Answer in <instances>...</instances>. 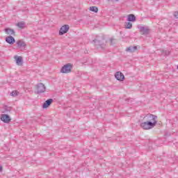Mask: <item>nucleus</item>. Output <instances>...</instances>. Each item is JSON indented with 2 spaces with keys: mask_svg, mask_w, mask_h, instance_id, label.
Segmentation results:
<instances>
[{
  "mask_svg": "<svg viewBox=\"0 0 178 178\" xmlns=\"http://www.w3.org/2000/svg\"><path fill=\"white\" fill-rule=\"evenodd\" d=\"M17 26L19 29H24V22H18Z\"/></svg>",
  "mask_w": 178,
  "mask_h": 178,
  "instance_id": "22",
  "label": "nucleus"
},
{
  "mask_svg": "<svg viewBox=\"0 0 178 178\" xmlns=\"http://www.w3.org/2000/svg\"><path fill=\"white\" fill-rule=\"evenodd\" d=\"M140 126L144 130H149L151 129H153V127H155L156 124L152 122L143 121L140 123Z\"/></svg>",
  "mask_w": 178,
  "mask_h": 178,
  "instance_id": "1",
  "label": "nucleus"
},
{
  "mask_svg": "<svg viewBox=\"0 0 178 178\" xmlns=\"http://www.w3.org/2000/svg\"><path fill=\"white\" fill-rule=\"evenodd\" d=\"M161 54L163 55L164 56H168L170 55V51L169 50H162L161 51Z\"/></svg>",
  "mask_w": 178,
  "mask_h": 178,
  "instance_id": "18",
  "label": "nucleus"
},
{
  "mask_svg": "<svg viewBox=\"0 0 178 178\" xmlns=\"http://www.w3.org/2000/svg\"><path fill=\"white\" fill-rule=\"evenodd\" d=\"M10 95L12 97H17V95H19V92H17V90H13L11 93Z\"/></svg>",
  "mask_w": 178,
  "mask_h": 178,
  "instance_id": "23",
  "label": "nucleus"
},
{
  "mask_svg": "<svg viewBox=\"0 0 178 178\" xmlns=\"http://www.w3.org/2000/svg\"><path fill=\"white\" fill-rule=\"evenodd\" d=\"M136 51H137V46H129L126 49L127 52L133 53V52H136Z\"/></svg>",
  "mask_w": 178,
  "mask_h": 178,
  "instance_id": "13",
  "label": "nucleus"
},
{
  "mask_svg": "<svg viewBox=\"0 0 178 178\" xmlns=\"http://www.w3.org/2000/svg\"><path fill=\"white\" fill-rule=\"evenodd\" d=\"M26 45H17L16 49L19 51H26Z\"/></svg>",
  "mask_w": 178,
  "mask_h": 178,
  "instance_id": "16",
  "label": "nucleus"
},
{
  "mask_svg": "<svg viewBox=\"0 0 178 178\" xmlns=\"http://www.w3.org/2000/svg\"><path fill=\"white\" fill-rule=\"evenodd\" d=\"M0 172H2V166L0 165Z\"/></svg>",
  "mask_w": 178,
  "mask_h": 178,
  "instance_id": "27",
  "label": "nucleus"
},
{
  "mask_svg": "<svg viewBox=\"0 0 178 178\" xmlns=\"http://www.w3.org/2000/svg\"><path fill=\"white\" fill-rule=\"evenodd\" d=\"M157 119L158 116L149 113L143 118V121L152 122V123H154V124H156V123H158Z\"/></svg>",
  "mask_w": 178,
  "mask_h": 178,
  "instance_id": "2",
  "label": "nucleus"
},
{
  "mask_svg": "<svg viewBox=\"0 0 178 178\" xmlns=\"http://www.w3.org/2000/svg\"><path fill=\"white\" fill-rule=\"evenodd\" d=\"M1 120L4 123H9L10 122V117L7 114H2L1 116Z\"/></svg>",
  "mask_w": 178,
  "mask_h": 178,
  "instance_id": "8",
  "label": "nucleus"
},
{
  "mask_svg": "<svg viewBox=\"0 0 178 178\" xmlns=\"http://www.w3.org/2000/svg\"><path fill=\"white\" fill-rule=\"evenodd\" d=\"M173 16L175 19H178V11L174 12Z\"/></svg>",
  "mask_w": 178,
  "mask_h": 178,
  "instance_id": "24",
  "label": "nucleus"
},
{
  "mask_svg": "<svg viewBox=\"0 0 178 178\" xmlns=\"http://www.w3.org/2000/svg\"><path fill=\"white\" fill-rule=\"evenodd\" d=\"M85 54H88V51H85Z\"/></svg>",
  "mask_w": 178,
  "mask_h": 178,
  "instance_id": "28",
  "label": "nucleus"
},
{
  "mask_svg": "<svg viewBox=\"0 0 178 178\" xmlns=\"http://www.w3.org/2000/svg\"><path fill=\"white\" fill-rule=\"evenodd\" d=\"M17 45H26V44L23 40H19L17 41Z\"/></svg>",
  "mask_w": 178,
  "mask_h": 178,
  "instance_id": "21",
  "label": "nucleus"
},
{
  "mask_svg": "<svg viewBox=\"0 0 178 178\" xmlns=\"http://www.w3.org/2000/svg\"><path fill=\"white\" fill-rule=\"evenodd\" d=\"M127 22H136V15L131 14L128 15Z\"/></svg>",
  "mask_w": 178,
  "mask_h": 178,
  "instance_id": "14",
  "label": "nucleus"
},
{
  "mask_svg": "<svg viewBox=\"0 0 178 178\" xmlns=\"http://www.w3.org/2000/svg\"><path fill=\"white\" fill-rule=\"evenodd\" d=\"M70 26L69 25H63L59 31L60 35H63V34H66L69 31Z\"/></svg>",
  "mask_w": 178,
  "mask_h": 178,
  "instance_id": "6",
  "label": "nucleus"
},
{
  "mask_svg": "<svg viewBox=\"0 0 178 178\" xmlns=\"http://www.w3.org/2000/svg\"><path fill=\"white\" fill-rule=\"evenodd\" d=\"M4 31L8 35H15V30L10 28H6L4 29Z\"/></svg>",
  "mask_w": 178,
  "mask_h": 178,
  "instance_id": "12",
  "label": "nucleus"
},
{
  "mask_svg": "<svg viewBox=\"0 0 178 178\" xmlns=\"http://www.w3.org/2000/svg\"><path fill=\"white\" fill-rule=\"evenodd\" d=\"M37 94H42V92H45V85L42 83H40L36 86Z\"/></svg>",
  "mask_w": 178,
  "mask_h": 178,
  "instance_id": "4",
  "label": "nucleus"
},
{
  "mask_svg": "<svg viewBox=\"0 0 178 178\" xmlns=\"http://www.w3.org/2000/svg\"><path fill=\"white\" fill-rule=\"evenodd\" d=\"M72 69H73V65L70 63H67L62 67L60 72L61 73H70L72 72Z\"/></svg>",
  "mask_w": 178,
  "mask_h": 178,
  "instance_id": "3",
  "label": "nucleus"
},
{
  "mask_svg": "<svg viewBox=\"0 0 178 178\" xmlns=\"http://www.w3.org/2000/svg\"><path fill=\"white\" fill-rule=\"evenodd\" d=\"M138 29L143 35H147V34L149 33V29L148 26H138Z\"/></svg>",
  "mask_w": 178,
  "mask_h": 178,
  "instance_id": "5",
  "label": "nucleus"
},
{
  "mask_svg": "<svg viewBox=\"0 0 178 178\" xmlns=\"http://www.w3.org/2000/svg\"><path fill=\"white\" fill-rule=\"evenodd\" d=\"M115 79H117L119 81H123L124 80V75L123 73L120 72H118L115 74Z\"/></svg>",
  "mask_w": 178,
  "mask_h": 178,
  "instance_id": "7",
  "label": "nucleus"
},
{
  "mask_svg": "<svg viewBox=\"0 0 178 178\" xmlns=\"http://www.w3.org/2000/svg\"><path fill=\"white\" fill-rule=\"evenodd\" d=\"M91 44H95L96 45H102L101 42L98 39H95L91 42Z\"/></svg>",
  "mask_w": 178,
  "mask_h": 178,
  "instance_id": "19",
  "label": "nucleus"
},
{
  "mask_svg": "<svg viewBox=\"0 0 178 178\" xmlns=\"http://www.w3.org/2000/svg\"><path fill=\"white\" fill-rule=\"evenodd\" d=\"M89 10H90L91 12H94L95 13H98V7L91 6L90 7Z\"/></svg>",
  "mask_w": 178,
  "mask_h": 178,
  "instance_id": "17",
  "label": "nucleus"
},
{
  "mask_svg": "<svg viewBox=\"0 0 178 178\" xmlns=\"http://www.w3.org/2000/svg\"><path fill=\"white\" fill-rule=\"evenodd\" d=\"M108 2H113V0H107Z\"/></svg>",
  "mask_w": 178,
  "mask_h": 178,
  "instance_id": "26",
  "label": "nucleus"
},
{
  "mask_svg": "<svg viewBox=\"0 0 178 178\" xmlns=\"http://www.w3.org/2000/svg\"><path fill=\"white\" fill-rule=\"evenodd\" d=\"M14 58L18 66H22V65H23V58H22V56H15Z\"/></svg>",
  "mask_w": 178,
  "mask_h": 178,
  "instance_id": "11",
  "label": "nucleus"
},
{
  "mask_svg": "<svg viewBox=\"0 0 178 178\" xmlns=\"http://www.w3.org/2000/svg\"><path fill=\"white\" fill-rule=\"evenodd\" d=\"M6 112L10 111V108H7L6 109Z\"/></svg>",
  "mask_w": 178,
  "mask_h": 178,
  "instance_id": "25",
  "label": "nucleus"
},
{
  "mask_svg": "<svg viewBox=\"0 0 178 178\" xmlns=\"http://www.w3.org/2000/svg\"><path fill=\"white\" fill-rule=\"evenodd\" d=\"M133 27V24H131V22H126L125 23V29H132Z\"/></svg>",
  "mask_w": 178,
  "mask_h": 178,
  "instance_id": "20",
  "label": "nucleus"
},
{
  "mask_svg": "<svg viewBox=\"0 0 178 178\" xmlns=\"http://www.w3.org/2000/svg\"><path fill=\"white\" fill-rule=\"evenodd\" d=\"M52 102H54V99H49L46 100L45 102L42 104L43 109H47V108L51 106Z\"/></svg>",
  "mask_w": 178,
  "mask_h": 178,
  "instance_id": "9",
  "label": "nucleus"
},
{
  "mask_svg": "<svg viewBox=\"0 0 178 178\" xmlns=\"http://www.w3.org/2000/svg\"><path fill=\"white\" fill-rule=\"evenodd\" d=\"M108 44H110L111 45H113L116 44V39L111 38L107 41Z\"/></svg>",
  "mask_w": 178,
  "mask_h": 178,
  "instance_id": "15",
  "label": "nucleus"
},
{
  "mask_svg": "<svg viewBox=\"0 0 178 178\" xmlns=\"http://www.w3.org/2000/svg\"><path fill=\"white\" fill-rule=\"evenodd\" d=\"M115 2H118L119 0H115Z\"/></svg>",
  "mask_w": 178,
  "mask_h": 178,
  "instance_id": "29",
  "label": "nucleus"
},
{
  "mask_svg": "<svg viewBox=\"0 0 178 178\" xmlns=\"http://www.w3.org/2000/svg\"><path fill=\"white\" fill-rule=\"evenodd\" d=\"M6 42L10 44V45H13V43L16 42V40H15V38L10 35L6 38Z\"/></svg>",
  "mask_w": 178,
  "mask_h": 178,
  "instance_id": "10",
  "label": "nucleus"
}]
</instances>
